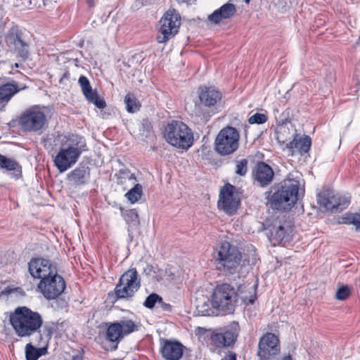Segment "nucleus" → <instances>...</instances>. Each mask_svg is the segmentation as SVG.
<instances>
[{
    "label": "nucleus",
    "instance_id": "obj_1",
    "mask_svg": "<svg viewBox=\"0 0 360 360\" xmlns=\"http://www.w3.org/2000/svg\"><path fill=\"white\" fill-rule=\"evenodd\" d=\"M58 141L61 148L53 162L60 173L71 168L86 150V143L84 137L74 134L58 135Z\"/></svg>",
    "mask_w": 360,
    "mask_h": 360
},
{
    "label": "nucleus",
    "instance_id": "obj_2",
    "mask_svg": "<svg viewBox=\"0 0 360 360\" xmlns=\"http://www.w3.org/2000/svg\"><path fill=\"white\" fill-rule=\"evenodd\" d=\"M9 322L15 335L20 338H30L39 331L43 319L41 314L27 307H18L11 313Z\"/></svg>",
    "mask_w": 360,
    "mask_h": 360
},
{
    "label": "nucleus",
    "instance_id": "obj_3",
    "mask_svg": "<svg viewBox=\"0 0 360 360\" xmlns=\"http://www.w3.org/2000/svg\"><path fill=\"white\" fill-rule=\"evenodd\" d=\"M162 136L168 144L180 150H187L194 142L192 129L180 120L168 122L162 129Z\"/></svg>",
    "mask_w": 360,
    "mask_h": 360
},
{
    "label": "nucleus",
    "instance_id": "obj_4",
    "mask_svg": "<svg viewBox=\"0 0 360 360\" xmlns=\"http://www.w3.org/2000/svg\"><path fill=\"white\" fill-rule=\"evenodd\" d=\"M241 253L238 248L227 241L221 242L217 249L215 259L216 268L227 276H233V279L240 277V264Z\"/></svg>",
    "mask_w": 360,
    "mask_h": 360
},
{
    "label": "nucleus",
    "instance_id": "obj_5",
    "mask_svg": "<svg viewBox=\"0 0 360 360\" xmlns=\"http://www.w3.org/2000/svg\"><path fill=\"white\" fill-rule=\"evenodd\" d=\"M300 184L295 179H285L270 197L271 207L278 210H290L297 200Z\"/></svg>",
    "mask_w": 360,
    "mask_h": 360
},
{
    "label": "nucleus",
    "instance_id": "obj_6",
    "mask_svg": "<svg viewBox=\"0 0 360 360\" xmlns=\"http://www.w3.org/2000/svg\"><path fill=\"white\" fill-rule=\"evenodd\" d=\"M46 116L39 105H33L23 111L18 118V124L23 131L38 132L46 124Z\"/></svg>",
    "mask_w": 360,
    "mask_h": 360
},
{
    "label": "nucleus",
    "instance_id": "obj_7",
    "mask_svg": "<svg viewBox=\"0 0 360 360\" xmlns=\"http://www.w3.org/2000/svg\"><path fill=\"white\" fill-rule=\"evenodd\" d=\"M238 302V292L227 283L218 285L212 295V303L214 307L225 314L232 313Z\"/></svg>",
    "mask_w": 360,
    "mask_h": 360
},
{
    "label": "nucleus",
    "instance_id": "obj_8",
    "mask_svg": "<svg viewBox=\"0 0 360 360\" xmlns=\"http://www.w3.org/2000/svg\"><path fill=\"white\" fill-rule=\"evenodd\" d=\"M181 25V16L175 9H169L159 20L157 41L165 44L174 37Z\"/></svg>",
    "mask_w": 360,
    "mask_h": 360
},
{
    "label": "nucleus",
    "instance_id": "obj_9",
    "mask_svg": "<svg viewBox=\"0 0 360 360\" xmlns=\"http://www.w3.org/2000/svg\"><path fill=\"white\" fill-rule=\"evenodd\" d=\"M140 287L141 281L136 269H129L120 278L114 290L115 297L117 300L131 298Z\"/></svg>",
    "mask_w": 360,
    "mask_h": 360
},
{
    "label": "nucleus",
    "instance_id": "obj_10",
    "mask_svg": "<svg viewBox=\"0 0 360 360\" xmlns=\"http://www.w3.org/2000/svg\"><path fill=\"white\" fill-rule=\"evenodd\" d=\"M240 134L232 127L223 128L215 139V150L221 155H228L237 150L239 146Z\"/></svg>",
    "mask_w": 360,
    "mask_h": 360
},
{
    "label": "nucleus",
    "instance_id": "obj_11",
    "mask_svg": "<svg viewBox=\"0 0 360 360\" xmlns=\"http://www.w3.org/2000/svg\"><path fill=\"white\" fill-rule=\"evenodd\" d=\"M317 202L324 211L334 212L347 208L350 203V197L335 193L333 190L326 188L318 193Z\"/></svg>",
    "mask_w": 360,
    "mask_h": 360
},
{
    "label": "nucleus",
    "instance_id": "obj_12",
    "mask_svg": "<svg viewBox=\"0 0 360 360\" xmlns=\"http://www.w3.org/2000/svg\"><path fill=\"white\" fill-rule=\"evenodd\" d=\"M240 328L236 323L224 328L214 330L210 335V344L216 348H224L234 344Z\"/></svg>",
    "mask_w": 360,
    "mask_h": 360
},
{
    "label": "nucleus",
    "instance_id": "obj_13",
    "mask_svg": "<svg viewBox=\"0 0 360 360\" xmlns=\"http://www.w3.org/2000/svg\"><path fill=\"white\" fill-rule=\"evenodd\" d=\"M38 288L46 299L53 300L64 291L65 283L63 278L56 272L54 274L44 278V280H41Z\"/></svg>",
    "mask_w": 360,
    "mask_h": 360
},
{
    "label": "nucleus",
    "instance_id": "obj_14",
    "mask_svg": "<svg viewBox=\"0 0 360 360\" xmlns=\"http://www.w3.org/2000/svg\"><path fill=\"white\" fill-rule=\"evenodd\" d=\"M236 187L226 184L220 191L218 207L229 215L234 214L239 206L240 200L235 193Z\"/></svg>",
    "mask_w": 360,
    "mask_h": 360
},
{
    "label": "nucleus",
    "instance_id": "obj_15",
    "mask_svg": "<svg viewBox=\"0 0 360 360\" xmlns=\"http://www.w3.org/2000/svg\"><path fill=\"white\" fill-rule=\"evenodd\" d=\"M258 356L261 360H271L280 352L279 340L274 333H267L259 342Z\"/></svg>",
    "mask_w": 360,
    "mask_h": 360
},
{
    "label": "nucleus",
    "instance_id": "obj_16",
    "mask_svg": "<svg viewBox=\"0 0 360 360\" xmlns=\"http://www.w3.org/2000/svg\"><path fill=\"white\" fill-rule=\"evenodd\" d=\"M6 39L8 46L13 48L22 58H27L29 44L25 40L22 32L18 27H11L6 35Z\"/></svg>",
    "mask_w": 360,
    "mask_h": 360
},
{
    "label": "nucleus",
    "instance_id": "obj_17",
    "mask_svg": "<svg viewBox=\"0 0 360 360\" xmlns=\"http://www.w3.org/2000/svg\"><path fill=\"white\" fill-rule=\"evenodd\" d=\"M28 269L33 278L41 280L57 272L50 261L42 258L32 259L28 264Z\"/></svg>",
    "mask_w": 360,
    "mask_h": 360
},
{
    "label": "nucleus",
    "instance_id": "obj_18",
    "mask_svg": "<svg viewBox=\"0 0 360 360\" xmlns=\"http://www.w3.org/2000/svg\"><path fill=\"white\" fill-rule=\"evenodd\" d=\"M160 352L165 360H179L184 353V345L176 340L160 339Z\"/></svg>",
    "mask_w": 360,
    "mask_h": 360
},
{
    "label": "nucleus",
    "instance_id": "obj_19",
    "mask_svg": "<svg viewBox=\"0 0 360 360\" xmlns=\"http://www.w3.org/2000/svg\"><path fill=\"white\" fill-rule=\"evenodd\" d=\"M252 176L257 185L264 187L271 183L274 176V172L269 165L264 162H259L252 170Z\"/></svg>",
    "mask_w": 360,
    "mask_h": 360
},
{
    "label": "nucleus",
    "instance_id": "obj_20",
    "mask_svg": "<svg viewBox=\"0 0 360 360\" xmlns=\"http://www.w3.org/2000/svg\"><path fill=\"white\" fill-rule=\"evenodd\" d=\"M78 83L82 89V91L86 100L94 103L97 108L103 109L106 106L105 101L103 98L98 96L96 91H93L90 82L86 77L82 75L79 77Z\"/></svg>",
    "mask_w": 360,
    "mask_h": 360
},
{
    "label": "nucleus",
    "instance_id": "obj_21",
    "mask_svg": "<svg viewBox=\"0 0 360 360\" xmlns=\"http://www.w3.org/2000/svg\"><path fill=\"white\" fill-rule=\"evenodd\" d=\"M200 103L207 107L214 105L221 99V93L214 87L200 86L198 89Z\"/></svg>",
    "mask_w": 360,
    "mask_h": 360
},
{
    "label": "nucleus",
    "instance_id": "obj_22",
    "mask_svg": "<svg viewBox=\"0 0 360 360\" xmlns=\"http://www.w3.org/2000/svg\"><path fill=\"white\" fill-rule=\"evenodd\" d=\"M27 88L25 84L15 81L0 85V104L5 105L17 93Z\"/></svg>",
    "mask_w": 360,
    "mask_h": 360
},
{
    "label": "nucleus",
    "instance_id": "obj_23",
    "mask_svg": "<svg viewBox=\"0 0 360 360\" xmlns=\"http://www.w3.org/2000/svg\"><path fill=\"white\" fill-rule=\"evenodd\" d=\"M311 145V139L307 135L300 136L296 134L292 141L287 144L286 147L292 155L295 152L300 154L307 153Z\"/></svg>",
    "mask_w": 360,
    "mask_h": 360
},
{
    "label": "nucleus",
    "instance_id": "obj_24",
    "mask_svg": "<svg viewBox=\"0 0 360 360\" xmlns=\"http://www.w3.org/2000/svg\"><path fill=\"white\" fill-rule=\"evenodd\" d=\"M236 11V9L234 4L226 3L210 14L208 16V19L214 24H218L223 19L231 18Z\"/></svg>",
    "mask_w": 360,
    "mask_h": 360
},
{
    "label": "nucleus",
    "instance_id": "obj_25",
    "mask_svg": "<svg viewBox=\"0 0 360 360\" xmlns=\"http://www.w3.org/2000/svg\"><path fill=\"white\" fill-rule=\"evenodd\" d=\"M257 285L240 286L238 298L240 297L245 304H252L257 298Z\"/></svg>",
    "mask_w": 360,
    "mask_h": 360
},
{
    "label": "nucleus",
    "instance_id": "obj_26",
    "mask_svg": "<svg viewBox=\"0 0 360 360\" xmlns=\"http://www.w3.org/2000/svg\"><path fill=\"white\" fill-rule=\"evenodd\" d=\"M89 174V168L80 165L68 174V179L75 185H82L86 183Z\"/></svg>",
    "mask_w": 360,
    "mask_h": 360
},
{
    "label": "nucleus",
    "instance_id": "obj_27",
    "mask_svg": "<svg viewBox=\"0 0 360 360\" xmlns=\"http://www.w3.org/2000/svg\"><path fill=\"white\" fill-rule=\"evenodd\" d=\"M123 338L120 330L118 323L114 322L109 324L106 331V339L110 342H119Z\"/></svg>",
    "mask_w": 360,
    "mask_h": 360
},
{
    "label": "nucleus",
    "instance_id": "obj_28",
    "mask_svg": "<svg viewBox=\"0 0 360 360\" xmlns=\"http://www.w3.org/2000/svg\"><path fill=\"white\" fill-rule=\"evenodd\" d=\"M0 169L6 171H20L19 163L12 158H8L0 154Z\"/></svg>",
    "mask_w": 360,
    "mask_h": 360
},
{
    "label": "nucleus",
    "instance_id": "obj_29",
    "mask_svg": "<svg viewBox=\"0 0 360 360\" xmlns=\"http://www.w3.org/2000/svg\"><path fill=\"white\" fill-rule=\"evenodd\" d=\"M46 349L36 348L31 343H28L25 346V357L26 360H37L41 356L44 354Z\"/></svg>",
    "mask_w": 360,
    "mask_h": 360
},
{
    "label": "nucleus",
    "instance_id": "obj_30",
    "mask_svg": "<svg viewBox=\"0 0 360 360\" xmlns=\"http://www.w3.org/2000/svg\"><path fill=\"white\" fill-rule=\"evenodd\" d=\"M117 322L123 337L134 332L136 328V324L131 320L123 319Z\"/></svg>",
    "mask_w": 360,
    "mask_h": 360
},
{
    "label": "nucleus",
    "instance_id": "obj_31",
    "mask_svg": "<svg viewBox=\"0 0 360 360\" xmlns=\"http://www.w3.org/2000/svg\"><path fill=\"white\" fill-rule=\"evenodd\" d=\"M127 110L129 112H135L140 108V104L135 96L131 94H128L124 98Z\"/></svg>",
    "mask_w": 360,
    "mask_h": 360
},
{
    "label": "nucleus",
    "instance_id": "obj_32",
    "mask_svg": "<svg viewBox=\"0 0 360 360\" xmlns=\"http://www.w3.org/2000/svg\"><path fill=\"white\" fill-rule=\"evenodd\" d=\"M125 195L131 203L136 202L142 195V186L139 184H136Z\"/></svg>",
    "mask_w": 360,
    "mask_h": 360
},
{
    "label": "nucleus",
    "instance_id": "obj_33",
    "mask_svg": "<svg viewBox=\"0 0 360 360\" xmlns=\"http://www.w3.org/2000/svg\"><path fill=\"white\" fill-rule=\"evenodd\" d=\"M342 224H353L356 227V231H360V214L348 213L342 217Z\"/></svg>",
    "mask_w": 360,
    "mask_h": 360
},
{
    "label": "nucleus",
    "instance_id": "obj_34",
    "mask_svg": "<svg viewBox=\"0 0 360 360\" xmlns=\"http://www.w3.org/2000/svg\"><path fill=\"white\" fill-rule=\"evenodd\" d=\"M123 217L124 220L130 224L136 225L139 224V214L137 211L135 209H131L129 210H126L124 213H123Z\"/></svg>",
    "mask_w": 360,
    "mask_h": 360
},
{
    "label": "nucleus",
    "instance_id": "obj_35",
    "mask_svg": "<svg viewBox=\"0 0 360 360\" xmlns=\"http://www.w3.org/2000/svg\"><path fill=\"white\" fill-rule=\"evenodd\" d=\"M352 288L348 285L340 286L335 294V297L339 300H345L351 295Z\"/></svg>",
    "mask_w": 360,
    "mask_h": 360
},
{
    "label": "nucleus",
    "instance_id": "obj_36",
    "mask_svg": "<svg viewBox=\"0 0 360 360\" xmlns=\"http://www.w3.org/2000/svg\"><path fill=\"white\" fill-rule=\"evenodd\" d=\"M248 163L246 159H242L236 161L235 172L236 174L244 176L248 172Z\"/></svg>",
    "mask_w": 360,
    "mask_h": 360
},
{
    "label": "nucleus",
    "instance_id": "obj_37",
    "mask_svg": "<svg viewBox=\"0 0 360 360\" xmlns=\"http://www.w3.org/2000/svg\"><path fill=\"white\" fill-rule=\"evenodd\" d=\"M162 299L160 296L155 293H152L149 296H148L143 303V305L148 309H152L154 307L155 303L162 302Z\"/></svg>",
    "mask_w": 360,
    "mask_h": 360
},
{
    "label": "nucleus",
    "instance_id": "obj_38",
    "mask_svg": "<svg viewBox=\"0 0 360 360\" xmlns=\"http://www.w3.org/2000/svg\"><path fill=\"white\" fill-rule=\"evenodd\" d=\"M268 120V117L263 113H255L253 115L250 116L248 119V122L250 124H264Z\"/></svg>",
    "mask_w": 360,
    "mask_h": 360
},
{
    "label": "nucleus",
    "instance_id": "obj_39",
    "mask_svg": "<svg viewBox=\"0 0 360 360\" xmlns=\"http://www.w3.org/2000/svg\"><path fill=\"white\" fill-rule=\"evenodd\" d=\"M119 184H124L127 179L135 180L134 174H131L129 170H120L117 174Z\"/></svg>",
    "mask_w": 360,
    "mask_h": 360
},
{
    "label": "nucleus",
    "instance_id": "obj_40",
    "mask_svg": "<svg viewBox=\"0 0 360 360\" xmlns=\"http://www.w3.org/2000/svg\"><path fill=\"white\" fill-rule=\"evenodd\" d=\"M285 234L286 231L283 226H279L278 228L271 230V235L278 242L283 240L285 236Z\"/></svg>",
    "mask_w": 360,
    "mask_h": 360
},
{
    "label": "nucleus",
    "instance_id": "obj_41",
    "mask_svg": "<svg viewBox=\"0 0 360 360\" xmlns=\"http://www.w3.org/2000/svg\"><path fill=\"white\" fill-rule=\"evenodd\" d=\"M186 109L189 108L188 104L186 105ZM190 108H191L190 107ZM191 111L192 114H195L196 115H199L201 112L200 106L199 105L195 104L194 108L191 109Z\"/></svg>",
    "mask_w": 360,
    "mask_h": 360
},
{
    "label": "nucleus",
    "instance_id": "obj_42",
    "mask_svg": "<svg viewBox=\"0 0 360 360\" xmlns=\"http://www.w3.org/2000/svg\"><path fill=\"white\" fill-rule=\"evenodd\" d=\"M221 360H236V356L235 354L231 353V354L226 355Z\"/></svg>",
    "mask_w": 360,
    "mask_h": 360
},
{
    "label": "nucleus",
    "instance_id": "obj_43",
    "mask_svg": "<svg viewBox=\"0 0 360 360\" xmlns=\"http://www.w3.org/2000/svg\"><path fill=\"white\" fill-rule=\"evenodd\" d=\"M86 3L90 6H94L96 0H84Z\"/></svg>",
    "mask_w": 360,
    "mask_h": 360
},
{
    "label": "nucleus",
    "instance_id": "obj_44",
    "mask_svg": "<svg viewBox=\"0 0 360 360\" xmlns=\"http://www.w3.org/2000/svg\"><path fill=\"white\" fill-rule=\"evenodd\" d=\"M283 360H293L290 355L285 356Z\"/></svg>",
    "mask_w": 360,
    "mask_h": 360
},
{
    "label": "nucleus",
    "instance_id": "obj_45",
    "mask_svg": "<svg viewBox=\"0 0 360 360\" xmlns=\"http://www.w3.org/2000/svg\"><path fill=\"white\" fill-rule=\"evenodd\" d=\"M250 0H245L246 4H249Z\"/></svg>",
    "mask_w": 360,
    "mask_h": 360
}]
</instances>
